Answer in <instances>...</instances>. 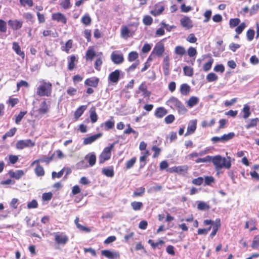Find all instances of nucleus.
I'll return each instance as SVG.
<instances>
[{
    "mask_svg": "<svg viewBox=\"0 0 259 259\" xmlns=\"http://www.w3.org/2000/svg\"><path fill=\"white\" fill-rule=\"evenodd\" d=\"M211 162L217 170L221 169L223 167L229 169L231 166V157L229 156L227 157V158H223L219 155L212 156Z\"/></svg>",
    "mask_w": 259,
    "mask_h": 259,
    "instance_id": "obj_1",
    "label": "nucleus"
},
{
    "mask_svg": "<svg viewBox=\"0 0 259 259\" xmlns=\"http://www.w3.org/2000/svg\"><path fill=\"white\" fill-rule=\"evenodd\" d=\"M40 84L37 88L36 94L40 97L51 96L52 90V84L45 80L40 81Z\"/></svg>",
    "mask_w": 259,
    "mask_h": 259,
    "instance_id": "obj_2",
    "label": "nucleus"
},
{
    "mask_svg": "<svg viewBox=\"0 0 259 259\" xmlns=\"http://www.w3.org/2000/svg\"><path fill=\"white\" fill-rule=\"evenodd\" d=\"M166 105L174 110H177L179 113L184 114L187 112V109L182 102L177 98L171 97L166 103Z\"/></svg>",
    "mask_w": 259,
    "mask_h": 259,
    "instance_id": "obj_3",
    "label": "nucleus"
},
{
    "mask_svg": "<svg viewBox=\"0 0 259 259\" xmlns=\"http://www.w3.org/2000/svg\"><path fill=\"white\" fill-rule=\"evenodd\" d=\"M203 224L204 226H207L208 225L212 226V231L209 235V237L211 238H213L217 234L221 226V220L220 219H216L215 221L211 220H204Z\"/></svg>",
    "mask_w": 259,
    "mask_h": 259,
    "instance_id": "obj_4",
    "label": "nucleus"
},
{
    "mask_svg": "<svg viewBox=\"0 0 259 259\" xmlns=\"http://www.w3.org/2000/svg\"><path fill=\"white\" fill-rule=\"evenodd\" d=\"M114 147V144H111L109 146L105 147L99 156V162L103 163L106 160L110 158L111 150Z\"/></svg>",
    "mask_w": 259,
    "mask_h": 259,
    "instance_id": "obj_5",
    "label": "nucleus"
},
{
    "mask_svg": "<svg viewBox=\"0 0 259 259\" xmlns=\"http://www.w3.org/2000/svg\"><path fill=\"white\" fill-rule=\"evenodd\" d=\"M55 242L58 245H65L68 241V237L64 233L57 232L54 233Z\"/></svg>",
    "mask_w": 259,
    "mask_h": 259,
    "instance_id": "obj_6",
    "label": "nucleus"
},
{
    "mask_svg": "<svg viewBox=\"0 0 259 259\" xmlns=\"http://www.w3.org/2000/svg\"><path fill=\"white\" fill-rule=\"evenodd\" d=\"M35 142L30 139L22 140L17 141L16 148L18 149H23L25 148L32 147L35 146Z\"/></svg>",
    "mask_w": 259,
    "mask_h": 259,
    "instance_id": "obj_7",
    "label": "nucleus"
},
{
    "mask_svg": "<svg viewBox=\"0 0 259 259\" xmlns=\"http://www.w3.org/2000/svg\"><path fill=\"white\" fill-rule=\"evenodd\" d=\"M135 32V30L133 28H130L126 25H122L121 28L120 35L121 37L124 38H127L129 37L132 36Z\"/></svg>",
    "mask_w": 259,
    "mask_h": 259,
    "instance_id": "obj_8",
    "label": "nucleus"
},
{
    "mask_svg": "<svg viewBox=\"0 0 259 259\" xmlns=\"http://www.w3.org/2000/svg\"><path fill=\"white\" fill-rule=\"evenodd\" d=\"M188 168L187 165L175 166L170 168L168 171L171 173L176 172L179 175H184L187 172Z\"/></svg>",
    "mask_w": 259,
    "mask_h": 259,
    "instance_id": "obj_9",
    "label": "nucleus"
},
{
    "mask_svg": "<svg viewBox=\"0 0 259 259\" xmlns=\"http://www.w3.org/2000/svg\"><path fill=\"white\" fill-rule=\"evenodd\" d=\"M101 255L110 259L117 258L120 256L119 253L117 251H112L107 249L102 250Z\"/></svg>",
    "mask_w": 259,
    "mask_h": 259,
    "instance_id": "obj_10",
    "label": "nucleus"
},
{
    "mask_svg": "<svg viewBox=\"0 0 259 259\" xmlns=\"http://www.w3.org/2000/svg\"><path fill=\"white\" fill-rule=\"evenodd\" d=\"M181 25L186 29H190L193 26V22L188 16H184L180 20Z\"/></svg>",
    "mask_w": 259,
    "mask_h": 259,
    "instance_id": "obj_11",
    "label": "nucleus"
},
{
    "mask_svg": "<svg viewBox=\"0 0 259 259\" xmlns=\"http://www.w3.org/2000/svg\"><path fill=\"white\" fill-rule=\"evenodd\" d=\"M197 120L193 119L190 120L188 125L187 132L185 134V136H187L193 134L196 129Z\"/></svg>",
    "mask_w": 259,
    "mask_h": 259,
    "instance_id": "obj_12",
    "label": "nucleus"
},
{
    "mask_svg": "<svg viewBox=\"0 0 259 259\" xmlns=\"http://www.w3.org/2000/svg\"><path fill=\"white\" fill-rule=\"evenodd\" d=\"M164 51V45L162 42H159L156 44L155 47L154 48L153 52L155 53L157 56L160 57L162 56Z\"/></svg>",
    "mask_w": 259,
    "mask_h": 259,
    "instance_id": "obj_13",
    "label": "nucleus"
},
{
    "mask_svg": "<svg viewBox=\"0 0 259 259\" xmlns=\"http://www.w3.org/2000/svg\"><path fill=\"white\" fill-rule=\"evenodd\" d=\"M120 71L119 70H115L110 73L108 76L109 81L113 83H117L119 79Z\"/></svg>",
    "mask_w": 259,
    "mask_h": 259,
    "instance_id": "obj_14",
    "label": "nucleus"
},
{
    "mask_svg": "<svg viewBox=\"0 0 259 259\" xmlns=\"http://www.w3.org/2000/svg\"><path fill=\"white\" fill-rule=\"evenodd\" d=\"M23 21L18 20H10L8 21V25L13 29L18 30L22 26Z\"/></svg>",
    "mask_w": 259,
    "mask_h": 259,
    "instance_id": "obj_15",
    "label": "nucleus"
},
{
    "mask_svg": "<svg viewBox=\"0 0 259 259\" xmlns=\"http://www.w3.org/2000/svg\"><path fill=\"white\" fill-rule=\"evenodd\" d=\"M99 79L97 77H92L87 79L84 81L86 85L96 88L99 83Z\"/></svg>",
    "mask_w": 259,
    "mask_h": 259,
    "instance_id": "obj_16",
    "label": "nucleus"
},
{
    "mask_svg": "<svg viewBox=\"0 0 259 259\" xmlns=\"http://www.w3.org/2000/svg\"><path fill=\"white\" fill-rule=\"evenodd\" d=\"M102 134L99 133L96 135H94L93 136H91L90 137L85 138L83 140V143L84 145H88L91 144L94 142H95L96 140H97L98 139L100 138L102 136Z\"/></svg>",
    "mask_w": 259,
    "mask_h": 259,
    "instance_id": "obj_17",
    "label": "nucleus"
},
{
    "mask_svg": "<svg viewBox=\"0 0 259 259\" xmlns=\"http://www.w3.org/2000/svg\"><path fill=\"white\" fill-rule=\"evenodd\" d=\"M52 19L58 22H62L64 24L67 23V19L65 16L60 13L53 14L52 15Z\"/></svg>",
    "mask_w": 259,
    "mask_h": 259,
    "instance_id": "obj_18",
    "label": "nucleus"
},
{
    "mask_svg": "<svg viewBox=\"0 0 259 259\" xmlns=\"http://www.w3.org/2000/svg\"><path fill=\"white\" fill-rule=\"evenodd\" d=\"M112 61L116 64H119L123 62L124 58L122 54H117L112 53L111 56Z\"/></svg>",
    "mask_w": 259,
    "mask_h": 259,
    "instance_id": "obj_19",
    "label": "nucleus"
},
{
    "mask_svg": "<svg viewBox=\"0 0 259 259\" xmlns=\"http://www.w3.org/2000/svg\"><path fill=\"white\" fill-rule=\"evenodd\" d=\"M49 111V107L46 101L42 102L40 105V107L37 110L39 114L43 115L47 113Z\"/></svg>",
    "mask_w": 259,
    "mask_h": 259,
    "instance_id": "obj_20",
    "label": "nucleus"
},
{
    "mask_svg": "<svg viewBox=\"0 0 259 259\" xmlns=\"http://www.w3.org/2000/svg\"><path fill=\"white\" fill-rule=\"evenodd\" d=\"M169 58L166 56L164 58L163 64V70L164 74L167 76L169 74Z\"/></svg>",
    "mask_w": 259,
    "mask_h": 259,
    "instance_id": "obj_21",
    "label": "nucleus"
},
{
    "mask_svg": "<svg viewBox=\"0 0 259 259\" xmlns=\"http://www.w3.org/2000/svg\"><path fill=\"white\" fill-rule=\"evenodd\" d=\"M85 159L88 161L90 166H93L95 164L96 161V156L94 152L90 153L85 156Z\"/></svg>",
    "mask_w": 259,
    "mask_h": 259,
    "instance_id": "obj_22",
    "label": "nucleus"
},
{
    "mask_svg": "<svg viewBox=\"0 0 259 259\" xmlns=\"http://www.w3.org/2000/svg\"><path fill=\"white\" fill-rule=\"evenodd\" d=\"M167 113V110L163 107H158L156 109L155 115L157 118H162Z\"/></svg>",
    "mask_w": 259,
    "mask_h": 259,
    "instance_id": "obj_23",
    "label": "nucleus"
},
{
    "mask_svg": "<svg viewBox=\"0 0 259 259\" xmlns=\"http://www.w3.org/2000/svg\"><path fill=\"white\" fill-rule=\"evenodd\" d=\"M199 102V99L197 97L192 96L187 102V105L189 108H192L196 105Z\"/></svg>",
    "mask_w": 259,
    "mask_h": 259,
    "instance_id": "obj_24",
    "label": "nucleus"
},
{
    "mask_svg": "<svg viewBox=\"0 0 259 259\" xmlns=\"http://www.w3.org/2000/svg\"><path fill=\"white\" fill-rule=\"evenodd\" d=\"M148 242L153 249L160 248L159 246H162L164 244V242L162 240H159L158 242H154L153 240L149 239Z\"/></svg>",
    "mask_w": 259,
    "mask_h": 259,
    "instance_id": "obj_25",
    "label": "nucleus"
},
{
    "mask_svg": "<svg viewBox=\"0 0 259 259\" xmlns=\"http://www.w3.org/2000/svg\"><path fill=\"white\" fill-rule=\"evenodd\" d=\"M9 174L11 177L19 180L24 175V172L22 170H17L15 171H10Z\"/></svg>",
    "mask_w": 259,
    "mask_h": 259,
    "instance_id": "obj_26",
    "label": "nucleus"
},
{
    "mask_svg": "<svg viewBox=\"0 0 259 259\" xmlns=\"http://www.w3.org/2000/svg\"><path fill=\"white\" fill-rule=\"evenodd\" d=\"M13 49L15 51V52L21 56L22 58H24L25 56L24 53L21 51L20 47L19 44L16 42H13Z\"/></svg>",
    "mask_w": 259,
    "mask_h": 259,
    "instance_id": "obj_27",
    "label": "nucleus"
},
{
    "mask_svg": "<svg viewBox=\"0 0 259 259\" xmlns=\"http://www.w3.org/2000/svg\"><path fill=\"white\" fill-rule=\"evenodd\" d=\"M87 109L86 106H81L77 109L74 113V117L77 119L80 117L83 113L85 110Z\"/></svg>",
    "mask_w": 259,
    "mask_h": 259,
    "instance_id": "obj_28",
    "label": "nucleus"
},
{
    "mask_svg": "<svg viewBox=\"0 0 259 259\" xmlns=\"http://www.w3.org/2000/svg\"><path fill=\"white\" fill-rule=\"evenodd\" d=\"M249 227H250L249 229L250 232L257 230V228L255 226V222L254 220H251L246 222L244 227L245 229H248Z\"/></svg>",
    "mask_w": 259,
    "mask_h": 259,
    "instance_id": "obj_29",
    "label": "nucleus"
},
{
    "mask_svg": "<svg viewBox=\"0 0 259 259\" xmlns=\"http://www.w3.org/2000/svg\"><path fill=\"white\" fill-rule=\"evenodd\" d=\"M180 91L183 95H187L190 91V87L186 83L182 84L181 85Z\"/></svg>",
    "mask_w": 259,
    "mask_h": 259,
    "instance_id": "obj_30",
    "label": "nucleus"
},
{
    "mask_svg": "<svg viewBox=\"0 0 259 259\" xmlns=\"http://www.w3.org/2000/svg\"><path fill=\"white\" fill-rule=\"evenodd\" d=\"M81 22L85 26L90 25L92 22V19L89 14H86L82 16Z\"/></svg>",
    "mask_w": 259,
    "mask_h": 259,
    "instance_id": "obj_31",
    "label": "nucleus"
},
{
    "mask_svg": "<svg viewBox=\"0 0 259 259\" xmlns=\"http://www.w3.org/2000/svg\"><path fill=\"white\" fill-rule=\"evenodd\" d=\"M34 172L37 177H42L45 175V170L42 166L37 164L34 169Z\"/></svg>",
    "mask_w": 259,
    "mask_h": 259,
    "instance_id": "obj_32",
    "label": "nucleus"
},
{
    "mask_svg": "<svg viewBox=\"0 0 259 259\" xmlns=\"http://www.w3.org/2000/svg\"><path fill=\"white\" fill-rule=\"evenodd\" d=\"M75 224L77 227V228L81 231H85L89 232L90 231V229L85 226H83L80 225L79 223V218L76 217L74 220Z\"/></svg>",
    "mask_w": 259,
    "mask_h": 259,
    "instance_id": "obj_33",
    "label": "nucleus"
},
{
    "mask_svg": "<svg viewBox=\"0 0 259 259\" xmlns=\"http://www.w3.org/2000/svg\"><path fill=\"white\" fill-rule=\"evenodd\" d=\"M103 125L104 126V129L106 131H108L110 129H112L114 127V121L111 120H107L103 123L101 126Z\"/></svg>",
    "mask_w": 259,
    "mask_h": 259,
    "instance_id": "obj_34",
    "label": "nucleus"
},
{
    "mask_svg": "<svg viewBox=\"0 0 259 259\" xmlns=\"http://www.w3.org/2000/svg\"><path fill=\"white\" fill-rule=\"evenodd\" d=\"M76 60V57L75 56H71L70 57L69 59H68V69L69 70H72L73 69L75 66V61Z\"/></svg>",
    "mask_w": 259,
    "mask_h": 259,
    "instance_id": "obj_35",
    "label": "nucleus"
},
{
    "mask_svg": "<svg viewBox=\"0 0 259 259\" xmlns=\"http://www.w3.org/2000/svg\"><path fill=\"white\" fill-rule=\"evenodd\" d=\"M96 56V53L93 48H89L86 52V59L92 60Z\"/></svg>",
    "mask_w": 259,
    "mask_h": 259,
    "instance_id": "obj_36",
    "label": "nucleus"
},
{
    "mask_svg": "<svg viewBox=\"0 0 259 259\" xmlns=\"http://www.w3.org/2000/svg\"><path fill=\"white\" fill-rule=\"evenodd\" d=\"M102 174L108 177L112 178L114 176V170L113 168H103L102 169Z\"/></svg>",
    "mask_w": 259,
    "mask_h": 259,
    "instance_id": "obj_37",
    "label": "nucleus"
},
{
    "mask_svg": "<svg viewBox=\"0 0 259 259\" xmlns=\"http://www.w3.org/2000/svg\"><path fill=\"white\" fill-rule=\"evenodd\" d=\"M90 118L92 123L96 122L98 120V115L96 112L95 108H92L91 109Z\"/></svg>",
    "mask_w": 259,
    "mask_h": 259,
    "instance_id": "obj_38",
    "label": "nucleus"
},
{
    "mask_svg": "<svg viewBox=\"0 0 259 259\" xmlns=\"http://www.w3.org/2000/svg\"><path fill=\"white\" fill-rule=\"evenodd\" d=\"M139 57L138 53L136 51H133L130 52L128 55V61L132 62L136 61Z\"/></svg>",
    "mask_w": 259,
    "mask_h": 259,
    "instance_id": "obj_39",
    "label": "nucleus"
},
{
    "mask_svg": "<svg viewBox=\"0 0 259 259\" xmlns=\"http://www.w3.org/2000/svg\"><path fill=\"white\" fill-rule=\"evenodd\" d=\"M197 203H198L197 208L199 210H206L210 209L209 205L204 202L197 201Z\"/></svg>",
    "mask_w": 259,
    "mask_h": 259,
    "instance_id": "obj_40",
    "label": "nucleus"
},
{
    "mask_svg": "<svg viewBox=\"0 0 259 259\" xmlns=\"http://www.w3.org/2000/svg\"><path fill=\"white\" fill-rule=\"evenodd\" d=\"M242 111L244 113L243 117L244 119L247 118L250 116L251 113L250 111V107L248 105L245 104L244 105Z\"/></svg>",
    "mask_w": 259,
    "mask_h": 259,
    "instance_id": "obj_41",
    "label": "nucleus"
},
{
    "mask_svg": "<svg viewBox=\"0 0 259 259\" xmlns=\"http://www.w3.org/2000/svg\"><path fill=\"white\" fill-rule=\"evenodd\" d=\"M258 120V119L257 118L250 119L248 123L245 125L246 128L248 130L256 126Z\"/></svg>",
    "mask_w": 259,
    "mask_h": 259,
    "instance_id": "obj_42",
    "label": "nucleus"
},
{
    "mask_svg": "<svg viewBox=\"0 0 259 259\" xmlns=\"http://www.w3.org/2000/svg\"><path fill=\"white\" fill-rule=\"evenodd\" d=\"M251 246L253 249H257L259 247V235H255L253 239Z\"/></svg>",
    "mask_w": 259,
    "mask_h": 259,
    "instance_id": "obj_43",
    "label": "nucleus"
},
{
    "mask_svg": "<svg viewBox=\"0 0 259 259\" xmlns=\"http://www.w3.org/2000/svg\"><path fill=\"white\" fill-rule=\"evenodd\" d=\"M235 136V134L233 132H231L228 134H224L221 136V139L223 140V142H225L232 139Z\"/></svg>",
    "mask_w": 259,
    "mask_h": 259,
    "instance_id": "obj_44",
    "label": "nucleus"
},
{
    "mask_svg": "<svg viewBox=\"0 0 259 259\" xmlns=\"http://www.w3.org/2000/svg\"><path fill=\"white\" fill-rule=\"evenodd\" d=\"M183 71L186 76H192L193 74V69L190 66H186L184 67Z\"/></svg>",
    "mask_w": 259,
    "mask_h": 259,
    "instance_id": "obj_45",
    "label": "nucleus"
},
{
    "mask_svg": "<svg viewBox=\"0 0 259 259\" xmlns=\"http://www.w3.org/2000/svg\"><path fill=\"white\" fill-rule=\"evenodd\" d=\"M17 131V128L16 127H14L10 130L9 131H8L3 137V139L4 140H5L7 137H11L13 136L16 132Z\"/></svg>",
    "mask_w": 259,
    "mask_h": 259,
    "instance_id": "obj_46",
    "label": "nucleus"
},
{
    "mask_svg": "<svg viewBox=\"0 0 259 259\" xmlns=\"http://www.w3.org/2000/svg\"><path fill=\"white\" fill-rule=\"evenodd\" d=\"M175 52L176 54L183 56L185 54L186 50L183 47L179 46L175 48Z\"/></svg>",
    "mask_w": 259,
    "mask_h": 259,
    "instance_id": "obj_47",
    "label": "nucleus"
},
{
    "mask_svg": "<svg viewBox=\"0 0 259 259\" xmlns=\"http://www.w3.org/2000/svg\"><path fill=\"white\" fill-rule=\"evenodd\" d=\"M143 22L145 25L149 26L152 24L153 19L151 16L146 15L143 18Z\"/></svg>",
    "mask_w": 259,
    "mask_h": 259,
    "instance_id": "obj_48",
    "label": "nucleus"
},
{
    "mask_svg": "<svg viewBox=\"0 0 259 259\" xmlns=\"http://www.w3.org/2000/svg\"><path fill=\"white\" fill-rule=\"evenodd\" d=\"M163 10L164 7L163 6H161L159 8L151 10L150 11V14L154 16H156L161 14Z\"/></svg>",
    "mask_w": 259,
    "mask_h": 259,
    "instance_id": "obj_49",
    "label": "nucleus"
},
{
    "mask_svg": "<svg viewBox=\"0 0 259 259\" xmlns=\"http://www.w3.org/2000/svg\"><path fill=\"white\" fill-rule=\"evenodd\" d=\"M213 62V59L210 58L209 60L204 65L203 70L206 72L209 71L211 69Z\"/></svg>",
    "mask_w": 259,
    "mask_h": 259,
    "instance_id": "obj_50",
    "label": "nucleus"
},
{
    "mask_svg": "<svg viewBox=\"0 0 259 259\" xmlns=\"http://www.w3.org/2000/svg\"><path fill=\"white\" fill-rule=\"evenodd\" d=\"M206 79L209 82L214 81L218 79V76L214 73H209L206 76Z\"/></svg>",
    "mask_w": 259,
    "mask_h": 259,
    "instance_id": "obj_51",
    "label": "nucleus"
},
{
    "mask_svg": "<svg viewBox=\"0 0 259 259\" xmlns=\"http://www.w3.org/2000/svg\"><path fill=\"white\" fill-rule=\"evenodd\" d=\"M27 114V111H21L19 114L16 117L15 123L19 124L23 117Z\"/></svg>",
    "mask_w": 259,
    "mask_h": 259,
    "instance_id": "obj_52",
    "label": "nucleus"
},
{
    "mask_svg": "<svg viewBox=\"0 0 259 259\" xmlns=\"http://www.w3.org/2000/svg\"><path fill=\"white\" fill-rule=\"evenodd\" d=\"M240 22V20L238 18L231 19L229 21L230 27L233 28L237 26Z\"/></svg>",
    "mask_w": 259,
    "mask_h": 259,
    "instance_id": "obj_53",
    "label": "nucleus"
},
{
    "mask_svg": "<svg viewBox=\"0 0 259 259\" xmlns=\"http://www.w3.org/2000/svg\"><path fill=\"white\" fill-rule=\"evenodd\" d=\"M65 168H63L58 172L53 171L52 173V177L53 179H55L56 178H60L63 176Z\"/></svg>",
    "mask_w": 259,
    "mask_h": 259,
    "instance_id": "obj_54",
    "label": "nucleus"
},
{
    "mask_svg": "<svg viewBox=\"0 0 259 259\" xmlns=\"http://www.w3.org/2000/svg\"><path fill=\"white\" fill-rule=\"evenodd\" d=\"M145 188L143 187H140L136 190L133 193L134 197L141 196L143 195V194L145 192Z\"/></svg>",
    "mask_w": 259,
    "mask_h": 259,
    "instance_id": "obj_55",
    "label": "nucleus"
},
{
    "mask_svg": "<svg viewBox=\"0 0 259 259\" xmlns=\"http://www.w3.org/2000/svg\"><path fill=\"white\" fill-rule=\"evenodd\" d=\"M212 12L210 10H208L206 11V12L204 14V17H205L204 20H203V22L206 23L208 22L210 19L211 16Z\"/></svg>",
    "mask_w": 259,
    "mask_h": 259,
    "instance_id": "obj_56",
    "label": "nucleus"
},
{
    "mask_svg": "<svg viewBox=\"0 0 259 259\" xmlns=\"http://www.w3.org/2000/svg\"><path fill=\"white\" fill-rule=\"evenodd\" d=\"M188 55L190 57H195L197 54L196 49L193 47H190L188 50Z\"/></svg>",
    "mask_w": 259,
    "mask_h": 259,
    "instance_id": "obj_57",
    "label": "nucleus"
},
{
    "mask_svg": "<svg viewBox=\"0 0 259 259\" xmlns=\"http://www.w3.org/2000/svg\"><path fill=\"white\" fill-rule=\"evenodd\" d=\"M136 161V158L135 157H133L130 160H128L126 163V168L130 169L133 167Z\"/></svg>",
    "mask_w": 259,
    "mask_h": 259,
    "instance_id": "obj_58",
    "label": "nucleus"
},
{
    "mask_svg": "<svg viewBox=\"0 0 259 259\" xmlns=\"http://www.w3.org/2000/svg\"><path fill=\"white\" fill-rule=\"evenodd\" d=\"M20 4L25 7L26 5H28L29 7H32L33 5V2L32 0H20Z\"/></svg>",
    "mask_w": 259,
    "mask_h": 259,
    "instance_id": "obj_59",
    "label": "nucleus"
},
{
    "mask_svg": "<svg viewBox=\"0 0 259 259\" xmlns=\"http://www.w3.org/2000/svg\"><path fill=\"white\" fill-rule=\"evenodd\" d=\"M54 155V153L49 157H47L46 156H43L40 158L41 160V162H46V163H50L53 160Z\"/></svg>",
    "mask_w": 259,
    "mask_h": 259,
    "instance_id": "obj_60",
    "label": "nucleus"
},
{
    "mask_svg": "<svg viewBox=\"0 0 259 259\" xmlns=\"http://www.w3.org/2000/svg\"><path fill=\"white\" fill-rule=\"evenodd\" d=\"M254 31L253 29H249L246 33V36L247 39L249 41H251L253 39L254 35Z\"/></svg>",
    "mask_w": 259,
    "mask_h": 259,
    "instance_id": "obj_61",
    "label": "nucleus"
},
{
    "mask_svg": "<svg viewBox=\"0 0 259 259\" xmlns=\"http://www.w3.org/2000/svg\"><path fill=\"white\" fill-rule=\"evenodd\" d=\"M131 205L134 210H139L141 208L143 204L142 202L135 201L132 202Z\"/></svg>",
    "mask_w": 259,
    "mask_h": 259,
    "instance_id": "obj_62",
    "label": "nucleus"
},
{
    "mask_svg": "<svg viewBox=\"0 0 259 259\" xmlns=\"http://www.w3.org/2000/svg\"><path fill=\"white\" fill-rule=\"evenodd\" d=\"M245 24L244 22H243L241 23L240 25L237 27V28L235 29V31L237 34H239L242 33L243 30L245 28Z\"/></svg>",
    "mask_w": 259,
    "mask_h": 259,
    "instance_id": "obj_63",
    "label": "nucleus"
},
{
    "mask_svg": "<svg viewBox=\"0 0 259 259\" xmlns=\"http://www.w3.org/2000/svg\"><path fill=\"white\" fill-rule=\"evenodd\" d=\"M60 5L64 9H68L71 7L70 0H64Z\"/></svg>",
    "mask_w": 259,
    "mask_h": 259,
    "instance_id": "obj_64",
    "label": "nucleus"
}]
</instances>
